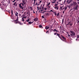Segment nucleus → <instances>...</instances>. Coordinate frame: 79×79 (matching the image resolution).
I'll list each match as a JSON object with an SVG mask.
<instances>
[{"label":"nucleus","mask_w":79,"mask_h":79,"mask_svg":"<svg viewBox=\"0 0 79 79\" xmlns=\"http://www.w3.org/2000/svg\"><path fill=\"white\" fill-rule=\"evenodd\" d=\"M72 1V0H68L67 1V3H70Z\"/></svg>","instance_id":"6"},{"label":"nucleus","mask_w":79,"mask_h":79,"mask_svg":"<svg viewBox=\"0 0 79 79\" xmlns=\"http://www.w3.org/2000/svg\"><path fill=\"white\" fill-rule=\"evenodd\" d=\"M54 15H55V16H56L57 15V14H56V12H55Z\"/></svg>","instance_id":"35"},{"label":"nucleus","mask_w":79,"mask_h":79,"mask_svg":"<svg viewBox=\"0 0 79 79\" xmlns=\"http://www.w3.org/2000/svg\"><path fill=\"white\" fill-rule=\"evenodd\" d=\"M0 6L2 9H3V8H4V7H5V5H4L3 4H0Z\"/></svg>","instance_id":"4"},{"label":"nucleus","mask_w":79,"mask_h":79,"mask_svg":"<svg viewBox=\"0 0 79 79\" xmlns=\"http://www.w3.org/2000/svg\"><path fill=\"white\" fill-rule=\"evenodd\" d=\"M71 23V22H69L67 24L68 26H69L70 25V26H73V24L72 23Z\"/></svg>","instance_id":"5"},{"label":"nucleus","mask_w":79,"mask_h":79,"mask_svg":"<svg viewBox=\"0 0 79 79\" xmlns=\"http://www.w3.org/2000/svg\"><path fill=\"white\" fill-rule=\"evenodd\" d=\"M49 27L48 26H47L45 27V29L46 30H47V29H49Z\"/></svg>","instance_id":"10"},{"label":"nucleus","mask_w":79,"mask_h":79,"mask_svg":"<svg viewBox=\"0 0 79 79\" xmlns=\"http://www.w3.org/2000/svg\"><path fill=\"white\" fill-rule=\"evenodd\" d=\"M44 10H47V8H44Z\"/></svg>","instance_id":"45"},{"label":"nucleus","mask_w":79,"mask_h":79,"mask_svg":"<svg viewBox=\"0 0 79 79\" xmlns=\"http://www.w3.org/2000/svg\"><path fill=\"white\" fill-rule=\"evenodd\" d=\"M32 1H34V2H35V1H37V0H32Z\"/></svg>","instance_id":"30"},{"label":"nucleus","mask_w":79,"mask_h":79,"mask_svg":"<svg viewBox=\"0 0 79 79\" xmlns=\"http://www.w3.org/2000/svg\"><path fill=\"white\" fill-rule=\"evenodd\" d=\"M29 19H29L27 20H26V21H27V22H28V21H30V20Z\"/></svg>","instance_id":"23"},{"label":"nucleus","mask_w":79,"mask_h":79,"mask_svg":"<svg viewBox=\"0 0 79 79\" xmlns=\"http://www.w3.org/2000/svg\"><path fill=\"white\" fill-rule=\"evenodd\" d=\"M46 11L44 10V12H41V13H43V14H44V13H45V12H46Z\"/></svg>","instance_id":"26"},{"label":"nucleus","mask_w":79,"mask_h":79,"mask_svg":"<svg viewBox=\"0 0 79 79\" xmlns=\"http://www.w3.org/2000/svg\"><path fill=\"white\" fill-rule=\"evenodd\" d=\"M8 13H11V12H10V11H9Z\"/></svg>","instance_id":"47"},{"label":"nucleus","mask_w":79,"mask_h":79,"mask_svg":"<svg viewBox=\"0 0 79 79\" xmlns=\"http://www.w3.org/2000/svg\"><path fill=\"white\" fill-rule=\"evenodd\" d=\"M77 39H79V35H77Z\"/></svg>","instance_id":"39"},{"label":"nucleus","mask_w":79,"mask_h":79,"mask_svg":"<svg viewBox=\"0 0 79 79\" xmlns=\"http://www.w3.org/2000/svg\"><path fill=\"white\" fill-rule=\"evenodd\" d=\"M38 20V19L37 18H35L34 19V21H35V22H36V21H37Z\"/></svg>","instance_id":"12"},{"label":"nucleus","mask_w":79,"mask_h":79,"mask_svg":"<svg viewBox=\"0 0 79 79\" xmlns=\"http://www.w3.org/2000/svg\"><path fill=\"white\" fill-rule=\"evenodd\" d=\"M21 5H22L23 6H24V4L23 3H21Z\"/></svg>","instance_id":"37"},{"label":"nucleus","mask_w":79,"mask_h":79,"mask_svg":"<svg viewBox=\"0 0 79 79\" xmlns=\"http://www.w3.org/2000/svg\"><path fill=\"white\" fill-rule=\"evenodd\" d=\"M19 21H17V22H15V24H18V23L19 24Z\"/></svg>","instance_id":"21"},{"label":"nucleus","mask_w":79,"mask_h":79,"mask_svg":"<svg viewBox=\"0 0 79 79\" xmlns=\"http://www.w3.org/2000/svg\"><path fill=\"white\" fill-rule=\"evenodd\" d=\"M21 4L20 3V4H19V6L20 8H22V6H21Z\"/></svg>","instance_id":"15"},{"label":"nucleus","mask_w":79,"mask_h":79,"mask_svg":"<svg viewBox=\"0 0 79 79\" xmlns=\"http://www.w3.org/2000/svg\"><path fill=\"white\" fill-rule=\"evenodd\" d=\"M11 13H12L11 14V16H13V10H11Z\"/></svg>","instance_id":"22"},{"label":"nucleus","mask_w":79,"mask_h":79,"mask_svg":"<svg viewBox=\"0 0 79 79\" xmlns=\"http://www.w3.org/2000/svg\"><path fill=\"white\" fill-rule=\"evenodd\" d=\"M57 36H58V37L60 39H61V36H60V34H59L58 33V34L56 35Z\"/></svg>","instance_id":"9"},{"label":"nucleus","mask_w":79,"mask_h":79,"mask_svg":"<svg viewBox=\"0 0 79 79\" xmlns=\"http://www.w3.org/2000/svg\"><path fill=\"white\" fill-rule=\"evenodd\" d=\"M18 17H17V19L15 20H14V21H18Z\"/></svg>","instance_id":"17"},{"label":"nucleus","mask_w":79,"mask_h":79,"mask_svg":"<svg viewBox=\"0 0 79 79\" xmlns=\"http://www.w3.org/2000/svg\"><path fill=\"white\" fill-rule=\"evenodd\" d=\"M46 33H48V31H47Z\"/></svg>","instance_id":"52"},{"label":"nucleus","mask_w":79,"mask_h":79,"mask_svg":"<svg viewBox=\"0 0 79 79\" xmlns=\"http://www.w3.org/2000/svg\"><path fill=\"white\" fill-rule=\"evenodd\" d=\"M22 18L23 19H26V17H23Z\"/></svg>","instance_id":"34"},{"label":"nucleus","mask_w":79,"mask_h":79,"mask_svg":"<svg viewBox=\"0 0 79 79\" xmlns=\"http://www.w3.org/2000/svg\"><path fill=\"white\" fill-rule=\"evenodd\" d=\"M40 10H39V12H40Z\"/></svg>","instance_id":"64"},{"label":"nucleus","mask_w":79,"mask_h":79,"mask_svg":"<svg viewBox=\"0 0 79 79\" xmlns=\"http://www.w3.org/2000/svg\"><path fill=\"white\" fill-rule=\"evenodd\" d=\"M62 22H64V19H63L62 20Z\"/></svg>","instance_id":"43"},{"label":"nucleus","mask_w":79,"mask_h":79,"mask_svg":"<svg viewBox=\"0 0 79 79\" xmlns=\"http://www.w3.org/2000/svg\"><path fill=\"white\" fill-rule=\"evenodd\" d=\"M56 3H57V4H58V2H56Z\"/></svg>","instance_id":"53"},{"label":"nucleus","mask_w":79,"mask_h":79,"mask_svg":"<svg viewBox=\"0 0 79 79\" xmlns=\"http://www.w3.org/2000/svg\"><path fill=\"white\" fill-rule=\"evenodd\" d=\"M58 4H55V6H58Z\"/></svg>","instance_id":"28"},{"label":"nucleus","mask_w":79,"mask_h":79,"mask_svg":"<svg viewBox=\"0 0 79 79\" xmlns=\"http://www.w3.org/2000/svg\"><path fill=\"white\" fill-rule=\"evenodd\" d=\"M66 9H67V7H66L65 6L62 9V10H64V11H65V10H66Z\"/></svg>","instance_id":"11"},{"label":"nucleus","mask_w":79,"mask_h":79,"mask_svg":"<svg viewBox=\"0 0 79 79\" xmlns=\"http://www.w3.org/2000/svg\"><path fill=\"white\" fill-rule=\"evenodd\" d=\"M42 27V25H40L39 26V27H40V28H41V27Z\"/></svg>","instance_id":"27"},{"label":"nucleus","mask_w":79,"mask_h":79,"mask_svg":"<svg viewBox=\"0 0 79 79\" xmlns=\"http://www.w3.org/2000/svg\"><path fill=\"white\" fill-rule=\"evenodd\" d=\"M60 16V13H58L57 15V16Z\"/></svg>","instance_id":"25"},{"label":"nucleus","mask_w":79,"mask_h":79,"mask_svg":"<svg viewBox=\"0 0 79 79\" xmlns=\"http://www.w3.org/2000/svg\"><path fill=\"white\" fill-rule=\"evenodd\" d=\"M24 24H26V23H25V22L24 23Z\"/></svg>","instance_id":"60"},{"label":"nucleus","mask_w":79,"mask_h":79,"mask_svg":"<svg viewBox=\"0 0 79 79\" xmlns=\"http://www.w3.org/2000/svg\"><path fill=\"white\" fill-rule=\"evenodd\" d=\"M43 11V10H40V11H41V12H42V11Z\"/></svg>","instance_id":"48"},{"label":"nucleus","mask_w":79,"mask_h":79,"mask_svg":"<svg viewBox=\"0 0 79 79\" xmlns=\"http://www.w3.org/2000/svg\"><path fill=\"white\" fill-rule=\"evenodd\" d=\"M48 6L49 8H50L51 7V6L50 5V2H49L48 4Z\"/></svg>","instance_id":"7"},{"label":"nucleus","mask_w":79,"mask_h":79,"mask_svg":"<svg viewBox=\"0 0 79 79\" xmlns=\"http://www.w3.org/2000/svg\"><path fill=\"white\" fill-rule=\"evenodd\" d=\"M55 0V2H56V0Z\"/></svg>","instance_id":"59"},{"label":"nucleus","mask_w":79,"mask_h":79,"mask_svg":"<svg viewBox=\"0 0 79 79\" xmlns=\"http://www.w3.org/2000/svg\"><path fill=\"white\" fill-rule=\"evenodd\" d=\"M37 2L35 4V5H37Z\"/></svg>","instance_id":"56"},{"label":"nucleus","mask_w":79,"mask_h":79,"mask_svg":"<svg viewBox=\"0 0 79 79\" xmlns=\"http://www.w3.org/2000/svg\"><path fill=\"white\" fill-rule=\"evenodd\" d=\"M62 8H63V6L62 7L60 6V9L61 10H62L63 9H62Z\"/></svg>","instance_id":"29"},{"label":"nucleus","mask_w":79,"mask_h":79,"mask_svg":"<svg viewBox=\"0 0 79 79\" xmlns=\"http://www.w3.org/2000/svg\"><path fill=\"white\" fill-rule=\"evenodd\" d=\"M67 34H68V37H70V35H69V34H68V33H67Z\"/></svg>","instance_id":"41"},{"label":"nucleus","mask_w":79,"mask_h":79,"mask_svg":"<svg viewBox=\"0 0 79 79\" xmlns=\"http://www.w3.org/2000/svg\"><path fill=\"white\" fill-rule=\"evenodd\" d=\"M70 35L72 37H74V35H75L76 33L75 32H74L70 30Z\"/></svg>","instance_id":"2"},{"label":"nucleus","mask_w":79,"mask_h":79,"mask_svg":"<svg viewBox=\"0 0 79 79\" xmlns=\"http://www.w3.org/2000/svg\"><path fill=\"white\" fill-rule=\"evenodd\" d=\"M31 10H32V7H31Z\"/></svg>","instance_id":"58"},{"label":"nucleus","mask_w":79,"mask_h":79,"mask_svg":"<svg viewBox=\"0 0 79 79\" xmlns=\"http://www.w3.org/2000/svg\"><path fill=\"white\" fill-rule=\"evenodd\" d=\"M35 2H34V3H33V4H34V5H35Z\"/></svg>","instance_id":"55"},{"label":"nucleus","mask_w":79,"mask_h":79,"mask_svg":"<svg viewBox=\"0 0 79 79\" xmlns=\"http://www.w3.org/2000/svg\"><path fill=\"white\" fill-rule=\"evenodd\" d=\"M22 21H24V19L22 18Z\"/></svg>","instance_id":"38"},{"label":"nucleus","mask_w":79,"mask_h":79,"mask_svg":"<svg viewBox=\"0 0 79 79\" xmlns=\"http://www.w3.org/2000/svg\"><path fill=\"white\" fill-rule=\"evenodd\" d=\"M61 36V40H62V41H64V42H66V39L64 37L63 35H60Z\"/></svg>","instance_id":"3"},{"label":"nucleus","mask_w":79,"mask_h":79,"mask_svg":"<svg viewBox=\"0 0 79 79\" xmlns=\"http://www.w3.org/2000/svg\"><path fill=\"white\" fill-rule=\"evenodd\" d=\"M52 3H55V1H52Z\"/></svg>","instance_id":"33"},{"label":"nucleus","mask_w":79,"mask_h":79,"mask_svg":"<svg viewBox=\"0 0 79 79\" xmlns=\"http://www.w3.org/2000/svg\"><path fill=\"white\" fill-rule=\"evenodd\" d=\"M65 11V10H64L63 11V14H64V11Z\"/></svg>","instance_id":"46"},{"label":"nucleus","mask_w":79,"mask_h":79,"mask_svg":"<svg viewBox=\"0 0 79 79\" xmlns=\"http://www.w3.org/2000/svg\"><path fill=\"white\" fill-rule=\"evenodd\" d=\"M16 0H14L13 1H12V2L14 3V2H15V1H16Z\"/></svg>","instance_id":"40"},{"label":"nucleus","mask_w":79,"mask_h":79,"mask_svg":"<svg viewBox=\"0 0 79 79\" xmlns=\"http://www.w3.org/2000/svg\"><path fill=\"white\" fill-rule=\"evenodd\" d=\"M46 15V16H48V15H49V14H48V13H47Z\"/></svg>","instance_id":"32"},{"label":"nucleus","mask_w":79,"mask_h":79,"mask_svg":"<svg viewBox=\"0 0 79 79\" xmlns=\"http://www.w3.org/2000/svg\"><path fill=\"white\" fill-rule=\"evenodd\" d=\"M22 2L24 4V5H25L26 2H25V0H22Z\"/></svg>","instance_id":"14"},{"label":"nucleus","mask_w":79,"mask_h":79,"mask_svg":"<svg viewBox=\"0 0 79 79\" xmlns=\"http://www.w3.org/2000/svg\"><path fill=\"white\" fill-rule=\"evenodd\" d=\"M59 8V7L58 6H55L54 7V8L55 9V10H58V8Z\"/></svg>","instance_id":"16"},{"label":"nucleus","mask_w":79,"mask_h":79,"mask_svg":"<svg viewBox=\"0 0 79 79\" xmlns=\"http://www.w3.org/2000/svg\"><path fill=\"white\" fill-rule=\"evenodd\" d=\"M43 6H44V4H43Z\"/></svg>","instance_id":"61"},{"label":"nucleus","mask_w":79,"mask_h":79,"mask_svg":"<svg viewBox=\"0 0 79 79\" xmlns=\"http://www.w3.org/2000/svg\"><path fill=\"white\" fill-rule=\"evenodd\" d=\"M14 13L15 16H17V17H18V12H15Z\"/></svg>","instance_id":"8"},{"label":"nucleus","mask_w":79,"mask_h":79,"mask_svg":"<svg viewBox=\"0 0 79 79\" xmlns=\"http://www.w3.org/2000/svg\"><path fill=\"white\" fill-rule=\"evenodd\" d=\"M72 6H74L73 9L74 11H76V10H77V7H78V5L77 4V3H72L71 4Z\"/></svg>","instance_id":"1"},{"label":"nucleus","mask_w":79,"mask_h":79,"mask_svg":"<svg viewBox=\"0 0 79 79\" xmlns=\"http://www.w3.org/2000/svg\"><path fill=\"white\" fill-rule=\"evenodd\" d=\"M62 0H59V2H61Z\"/></svg>","instance_id":"49"},{"label":"nucleus","mask_w":79,"mask_h":79,"mask_svg":"<svg viewBox=\"0 0 79 79\" xmlns=\"http://www.w3.org/2000/svg\"><path fill=\"white\" fill-rule=\"evenodd\" d=\"M62 24H63V22H62Z\"/></svg>","instance_id":"57"},{"label":"nucleus","mask_w":79,"mask_h":79,"mask_svg":"<svg viewBox=\"0 0 79 79\" xmlns=\"http://www.w3.org/2000/svg\"><path fill=\"white\" fill-rule=\"evenodd\" d=\"M19 24H20V25H23V23H21V22H19Z\"/></svg>","instance_id":"24"},{"label":"nucleus","mask_w":79,"mask_h":79,"mask_svg":"<svg viewBox=\"0 0 79 79\" xmlns=\"http://www.w3.org/2000/svg\"><path fill=\"white\" fill-rule=\"evenodd\" d=\"M38 5H39V4H38Z\"/></svg>","instance_id":"63"},{"label":"nucleus","mask_w":79,"mask_h":79,"mask_svg":"<svg viewBox=\"0 0 79 79\" xmlns=\"http://www.w3.org/2000/svg\"><path fill=\"white\" fill-rule=\"evenodd\" d=\"M37 8L38 10H41V8L40 7H39L38 6H37Z\"/></svg>","instance_id":"20"},{"label":"nucleus","mask_w":79,"mask_h":79,"mask_svg":"<svg viewBox=\"0 0 79 79\" xmlns=\"http://www.w3.org/2000/svg\"><path fill=\"white\" fill-rule=\"evenodd\" d=\"M54 32H59V31H58V30H56V29H54L53 30H52Z\"/></svg>","instance_id":"13"},{"label":"nucleus","mask_w":79,"mask_h":79,"mask_svg":"<svg viewBox=\"0 0 79 79\" xmlns=\"http://www.w3.org/2000/svg\"><path fill=\"white\" fill-rule=\"evenodd\" d=\"M51 11H52V10H51Z\"/></svg>","instance_id":"62"},{"label":"nucleus","mask_w":79,"mask_h":79,"mask_svg":"<svg viewBox=\"0 0 79 79\" xmlns=\"http://www.w3.org/2000/svg\"><path fill=\"white\" fill-rule=\"evenodd\" d=\"M33 23V22H28L29 24H32Z\"/></svg>","instance_id":"19"},{"label":"nucleus","mask_w":79,"mask_h":79,"mask_svg":"<svg viewBox=\"0 0 79 79\" xmlns=\"http://www.w3.org/2000/svg\"><path fill=\"white\" fill-rule=\"evenodd\" d=\"M76 41H77V39H76Z\"/></svg>","instance_id":"51"},{"label":"nucleus","mask_w":79,"mask_h":79,"mask_svg":"<svg viewBox=\"0 0 79 79\" xmlns=\"http://www.w3.org/2000/svg\"><path fill=\"white\" fill-rule=\"evenodd\" d=\"M41 10H44V7H43L42 8V9H41Z\"/></svg>","instance_id":"44"},{"label":"nucleus","mask_w":79,"mask_h":79,"mask_svg":"<svg viewBox=\"0 0 79 79\" xmlns=\"http://www.w3.org/2000/svg\"><path fill=\"white\" fill-rule=\"evenodd\" d=\"M41 17H42V18H44V19H45V18H44V15L42 16H41Z\"/></svg>","instance_id":"36"},{"label":"nucleus","mask_w":79,"mask_h":79,"mask_svg":"<svg viewBox=\"0 0 79 79\" xmlns=\"http://www.w3.org/2000/svg\"><path fill=\"white\" fill-rule=\"evenodd\" d=\"M33 13H35V12H34V10H33Z\"/></svg>","instance_id":"54"},{"label":"nucleus","mask_w":79,"mask_h":79,"mask_svg":"<svg viewBox=\"0 0 79 79\" xmlns=\"http://www.w3.org/2000/svg\"><path fill=\"white\" fill-rule=\"evenodd\" d=\"M20 8H21L22 10H23V9L24 8L23 7V6L22 7H21Z\"/></svg>","instance_id":"42"},{"label":"nucleus","mask_w":79,"mask_h":79,"mask_svg":"<svg viewBox=\"0 0 79 79\" xmlns=\"http://www.w3.org/2000/svg\"><path fill=\"white\" fill-rule=\"evenodd\" d=\"M42 2V1H40V3H41Z\"/></svg>","instance_id":"50"},{"label":"nucleus","mask_w":79,"mask_h":79,"mask_svg":"<svg viewBox=\"0 0 79 79\" xmlns=\"http://www.w3.org/2000/svg\"><path fill=\"white\" fill-rule=\"evenodd\" d=\"M58 34V33H57V32L55 33L54 34V35H56V34H57H57Z\"/></svg>","instance_id":"31"},{"label":"nucleus","mask_w":79,"mask_h":79,"mask_svg":"<svg viewBox=\"0 0 79 79\" xmlns=\"http://www.w3.org/2000/svg\"><path fill=\"white\" fill-rule=\"evenodd\" d=\"M14 5H15V6H17V4H16V2H15L14 3Z\"/></svg>","instance_id":"18"}]
</instances>
